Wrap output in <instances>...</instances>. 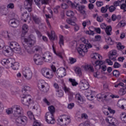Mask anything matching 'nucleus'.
<instances>
[{
  "instance_id": "obj_43",
  "label": "nucleus",
  "mask_w": 126,
  "mask_h": 126,
  "mask_svg": "<svg viewBox=\"0 0 126 126\" xmlns=\"http://www.w3.org/2000/svg\"><path fill=\"white\" fill-rule=\"evenodd\" d=\"M117 48L118 50H124V49H125V46L122 45V43L119 42L117 44Z\"/></svg>"
},
{
  "instance_id": "obj_54",
  "label": "nucleus",
  "mask_w": 126,
  "mask_h": 126,
  "mask_svg": "<svg viewBox=\"0 0 126 126\" xmlns=\"http://www.w3.org/2000/svg\"><path fill=\"white\" fill-rule=\"evenodd\" d=\"M121 2V1L118 0L117 1H114V2L113 3L114 4V6H115V7L117 6H119V5H120V3Z\"/></svg>"
},
{
  "instance_id": "obj_30",
  "label": "nucleus",
  "mask_w": 126,
  "mask_h": 126,
  "mask_svg": "<svg viewBox=\"0 0 126 126\" xmlns=\"http://www.w3.org/2000/svg\"><path fill=\"white\" fill-rule=\"evenodd\" d=\"M106 42L108 45H110V46H112L115 44L114 40H112L111 37H108L107 39H106Z\"/></svg>"
},
{
  "instance_id": "obj_8",
  "label": "nucleus",
  "mask_w": 126,
  "mask_h": 126,
  "mask_svg": "<svg viewBox=\"0 0 126 126\" xmlns=\"http://www.w3.org/2000/svg\"><path fill=\"white\" fill-rule=\"evenodd\" d=\"M23 74L24 77H25V78L28 80H30V79L32 78V71L28 67H26L23 68Z\"/></svg>"
},
{
  "instance_id": "obj_36",
  "label": "nucleus",
  "mask_w": 126,
  "mask_h": 126,
  "mask_svg": "<svg viewBox=\"0 0 126 126\" xmlns=\"http://www.w3.org/2000/svg\"><path fill=\"white\" fill-rule=\"evenodd\" d=\"M68 101L69 102H71L73 100V93L69 92L68 94Z\"/></svg>"
},
{
  "instance_id": "obj_31",
  "label": "nucleus",
  "mask_w": 126,
  "mask_h": 126,
  "mask_svg": "<svg viewBox=\"0 0 126 126\" xmlns=\"http://www.w3.org/2000/svg\"><path fill=\"white\" fill-rule=\"evenodd\" d=\"M6 35H5V37L7 38L8 40H12V37L13 36V34H12L11 33L9 32H7L5 33Z\"/></svg>"
},
{
  "instance_id": "obj_34",
  "label": "nucleus",
  "mask_w": 126,
  "mask_h": 126,
  "mask_svg": "<svg viewBox=\"0 0 126 126\" xmlns=\"http://www.w3.org/2000/svg\"><path fill=\"white\" fill-rule=\"evenodd\" d=\"M69 81L71 83L72 86H76V85H78V83L76 82L74 79L69 78Z\"/></svg>"
},
{
  "instance_id": "obj_57",
  "label": "nucleus",
  "mask_w": 126,
  "mask_h": 126,
  "mask_svg": "<svg viewBox=\"0 0 126 126\" xmlns=\"http://www.w3.org/2000/svg\"><path fill=\"white\" fill-rule=\"evenodd\" d=\"M41 126V123L38 122L36 120H35L32 126Z\"/></svg>"
},
{
  "instance_id": "obj_56",
  "label": "nucleus",
  "mask_w": 126,
  "mask_h": 126,
  "mask_svg": "<svg viewBox=\"0 0 126 126\" xmlns=\"http://www.w3.org/2000/svg\"><path fill=\"white\" fill-rule=\"evenodd\" d=\"M62 7L63 8V9H66V8H68V5L67 4H66L65 3H63L62 4Z\"/></svg>"
},
{
  "instance_id": "obj_48",
  "label": "nucleus",
  "mask_w": 126,
  "mask_h": 126,
  "mask_svg": "<svg viewBox=\"0 0 126 126\" xmlns=\"http://www.w3.org/2000/svg\"><path fill=\"white\" fill-rule=\"evenodd\" d=\"M34 50L35 52H40V51L42 50V48H41V46L36 45L34 47Z\"/></svg>"
},
{
  "instance_id": "obj_45",
  "label": "nucleus",
  "mask_w": 126,
  "mask_h": 126,
  "mask_svg": "<svg viewBox=\"0 0 126 126\" xmlns=\"http://www.w3.org/2000/svg\"><path fill=\"white\" fill-rule=\"evenodd\" d=\"M4 47V41L3 40L0 39V50Z\"/></svg>"
},
{
  "instance_id": "obj_32",
  "label": "nucleus",
  "mask_w": 126,
  "mask_h": 126,
  "mask_svg": "<svg viewBox=\"0 0 126 126\" xmlns=\"http://www.w3.org/2000/svg\"><path fill=\"white\" fill-rule=\"evenodd\" d=\"M56 92H57V95L58 97H62L63 96V90H56Z\"/></svg>"
},
{
  "instance_id": "obj_17",
  "label": "nucleus",
  "mask_w": 126,
  "mask_h": 126,
  "mask_svg": "<svg viewBox=\"0 0 126 126\" xmlns=\"http://www.w3.org/2000/svg\"><path fill=\"white\" fill-rule=\"evenodd\" d=\"M37 59H33L35 63H36L37 65H42V64L44 63V62H43V58L39 55H37Z\"/></svg>"
},
{
  "instance_id": "obj_50",
  "label": "nucleus",
  "mask_w": 126,
  "mask_h": 126,
  "mask_svg": "<svg viewBox=\"0 0 126 126\" xmlns=\"http://www.w3.org/2000/svg\"><path fill=\"white\" fill-rule=\"evenodd\" d=\"M113 67H114V68H119V67H121V64L118 62H115Z\"/></svg>"
},
{
  "instance_id": "obj_58",
  "label": "nucleus",
  "mask_w": 126,
  "mask_h": 126,
  "mask_svg": "<svg viewBox=\"0 0 126 126\" xmlns=\"http://www.w3.org/2000/svg\"><path fill=\"white\" fill-rule=\"evenodd\" d=\"M94 31L98 34H101V29L99 28H94Z\"/></svg>"
},
{
  "instance_id": "obj_37",
  "label": "nucleus",
  "mask_w": 126,
  "mask_h": 126,
  "mask_svg": "<svg viewBox=\"0 0 126 126\" xmlns=\"http://www.w3.org/2000/svg\"><path fill=\"white\" fill-rule=\"evenodd\" d=\"M66 15L67 16H68L69 17H73L74 16V13L72 11H67L66 12Z\"/></svg>"
},
{
  "instance_id": "obj_5",
  "label": "nucleus",
  "mask_w": 126,
  "mask_h": 126,
  "mask_svg": "<svg viewBox=\"0 0 126 126\" xmlns=\"http://www.w3.org/2000/svg\"><path fill=\"white\" fill-rule=\"evenodd\" d=\"M15 124L17 126H26L27 125V117L24 116H17Z\"/></svg>"
},
{
  "instance_id": "obj_7",
  "label": "nucleus",
  "mask_w": 126,
  "mask_h": 126,
  "mask_svg": "<svg viewBox=\"0 0 126 126\" xmlns=\"http://www.w3.org/2000/svg\"><path fill=\"white\" fill-rule=\"evenodd\" d=\"M9 50H11L12 52H20V46L18 44V43L15 41H12L10 42Z\"/></svg>"
},
{
  "instance_id": "obj_40",
  "label": "nucleus",
  "mask_w": 126,
  "mask_h": 126,
  "mask_svg": "<svg viewBox=\"0 0 126 126\" xmlns=\"http://www.w3.org/2000/svg\"><path fill=\"white\" fill-rule=\"evenodd\" d=\"M113 74L114 76H116V77H119V76H120V72L118 70H114L113 71Z\"/></svg>"
},
{
  "instance_id": "obj_23",
  "label": "nucleus",
  "mask_w": 126,
  "mask_h": 126,
  "mask_svg": "<svg viewBox=\"0 0 126 126\" xmlns=\"http://www.w3.org/2000/svg\"><path fill=\"white\" fill-rule=\"evenodd\" d=\"M48 37L51 41H54L57 39V35H56V34L55 33L54 31H52L51 32V34L50 33L48 34Z\"/></svg>"
},
{
  "instance_id": "obj_29",
  "label": "nucleus",
  "mask_w": 126,
  "mask_h": 126,
  "mask_svg": "<svg viewBox=\"0 0 126 126\" xmlns=\"http://www.w3.org/2000/svg\"><path fill=\"white\" fill-rule=\"evenodd\" d=\"M75 73H76V74H78V75H79V76H81V75L82 74V72L81 71V68H80L79 67H77L75 69Z\"/></svg>"
},
{
  "instance_id": "obj_53",
  "label": "nucleus",
  "mask_w": 126,
  "mask_h": 126,
  "mask_svg": "<svg viewBox=\"0 0 126 126\" xmlns=\"http://www.w3.org/2000/svg\"><path fill=\"white\" fill-rule=\"evenodd\" d=\"M100 55H99V54L98 53H94L93 57H92V59H95V60H96L97 58H98V59H100Z\"/></svg>"
},
{
  "instance_id": "obj_33",
  "label": "nucleus",
  "mask_w": 126,
  "mask_h": 126,
  "mask_svg": "<svg viewBox=\"0 0 126 126\" xmlns=\"http://www.w3.org/2000/svg\"><path fill=\"white\" fill-rule=\"evenodd\" d=\"M75 98L79 101L80 102H83V98H82V96L79 94H77L75 95Z\"/></svg>"
},
{
  "instance_id": "obj_1",
  "label": "nucleus",
  "mask_w": 126,
  "mask_h": 126,
  "mask_svg": "<svg viewBox=\"0 0 126 126\" xmlns=\"http://www.w3.org/2000/svg\"><path fill=\"white\" fill-rule=\"evenodd\" d=\"M24 42L27 45H25V48L28 54L32 55L34 54V52L32 51V47L36 44V37L33 34H31L28 36V38H24Z\"/></svg>"
},
{
  "instance_id": "obj_51",
  "label": "nucleus",
  "mask_w": 126,
  "mask_h": 126,
  "mask_svg": "<svg viewBox=\"0 0 126 126\" xmlns=\"http://www.w3.org/2000/svg\"><path fill=\"white\" fill-rule=\"evenodd\" d=\"M86 34H87L88 35H92V36L94 35V34H95V32H94V31H92L91 30L87 31L86 32Z\"/></svg>"
},
{
  "instance_id": "obj_52",
  "label": "nucleus",
  "mask_w": 126,
  "mask_h": 126,
  "mask_svg": "<svg viewBox=\"0 0 126 126\" xmlns=\"http://www.w3.org/2000/svg\"><path fill=\"white\" fill-rule=\"evenodd\" d=\"M34 1L35 2L36 5H37L40 8V7H41V4L40 3V2H41V0H34Z\"/></svg>"
},
{
  "instance_id": "obj_46",
  "label": "nucleus",
  "mask_w": 126,
  "mask_h": 126,
  "mask_svg": "<svg viewBox=\"0 0 126 126\" xmlns=\"http://www.w3.org/2000/svg\"><path fill=\"white\" fill-rule=\"evenodd\" d=\"M52 0H41V3L42 4H49L50 2H51Z\"/></svg>"
},
{
  "instance_id": "obj_21",
  "label": "nucleus",
  "mask_w": 126,
  "mask_h": 126,
  "mask_svg": "<svg viewBox=\"0 0 126 126\" xmlns=\"http://www.w3.org/2000/svg\"><path fill=\"white\" fill-rule=\"evenodd\" d=\"M32 18L35 23V24H39L41 23V18L38 17L37 15H32Z\"/></svg>"
},
{
  "instance_id": "obj_15",
  "label": "nucleus",
  "mask_w": 126,
  "mask_h": 126,
  "mask_svg": "<svg viewBox=\"0 0 126 126\" xmlns=\"http://www.w3.org/2000/svg\"><path fill=\"white\" fill-rule=\"evenodd\" d=\"M119 85L123 87L119 91V94L120 95H125V94H126V83L125 84L124 83L120 82L119 83Z\"/></svg>"
},
{
  "instance_id": "obj_60",
  "label": "nucleus",
  "mask_w": 126,
  "mask_h": 126,
  "mask_svg": "<svg viewBox=\"0 0 126 126\" xmlns=\"http://www.w3.org/2000/svg\"><path fill=\"white\" fill-rule=\"evenodd\" d=\"M54 87L55 88V89H56V90H60V86H59V85L57 83H54L53 85Z\"/></svg>"
},
{
  "instance_id": "obj_42",
  "label": "nucleus",
  "mask_w": 126,
  "mask_h": 126,
  "mask_svg": "<svg viewBox=\"0 0 126 126\" xmlns=\"http://www.w3.org/2000/svg\"><path fill=\"white\" fill-rule=\"evenodd\" d=\"M115 9H117V8L114 5H111L109 7V12H114Z\"/></svg>"
},
{
  "instance_id": "obj_9",
  "label": "nucleus",
  "mask_w": 126,
  "mask_h": 126,
  "mask_svg": "<svg viewBox=\"0 0 126 126\" xmlns=\"http://www.w3.org/2000/svg\"><path fill=\"white\" fill-rule=\"evenodd\" d=\"M103 63H103V61L96 60L94 62L95 68L97 69V66H98V69H100V68H101V69H102V70H103V71H106L107 70V66H106L105 65H103ZM101 65H102V66H101Z\"/></svg>"
},
{
  "instance_id": "obj_19",
  "label": "nucleus",
  "mask_w": 126,
  "mask_h": 126,
  "mask_svg": "<svg viewBox=\"0 0 126 126\" xmlns=\"http://www.w3.org/2000/svg\"><path fill=\"white\" fill-rule=\"evenodd\" d=\"M66 2L71 7V8H76L78 5H79V3L76 2H72L71 1L69 0H66Z\"/></svg>"
},
{
  "instance_id": "obj_62",
  "label": "nucleus",
  "mask_w": 126,
  "mask_h": 126,
  "mask_svg": "<svg viewBox=\"0 0 126 126\" xmlns=\"http://www.w3.org/2000/svg\"><path fill=\"white\" fill-rule=\"evenodd\" d=\"M7 8H14V4L13 3H9L7 5Z\"/></svg>"
},
{
  "instance_id": "obj_41",
  "label": "nucleus",
  "mask_w": 126,
  "mask_h": 126,
  "mask_svg": "<svg viewBox=\"0 0 126 126\" xmlns=\"http://www.w3.org/2000/svg\"><path fill=\"white\" fill-rule=\"evenodd\" d=\"M85 8V6L84 5H79L77 6V7L76 8V9L77 10H79V11H80V10H83Z\"/></svg>"
},
{
  "instance_id": "obj_2",
  "label": "nucleus",
  "mask_w": 126,
  "mask_h": 126,
  "mask_svg": "<svg viewBox=\"0 0 126 126\" xmlns=\"http://www.w3.org/2000/svg\"><path fill=\"white\" fill-rule=\"evenodd\" d=\"M29 91H30V87L27 86H25L22 90L23 94L21 95V97L22 98L21 102L22 104L25 106H29V105H30L31 101H32L31 96L29 94H27Z\"/></svg>"
},
{
  "instance_id": "obj_61",
  "label": "nucleus",
  "mask_w": 126,
  "mask_h": 126,
  "mask_svg": "<svg viewBox=\"0 0 126 126\" xmlns=\"http://www.w3.org/2000/svg\"><path fill=\"white\" fill-rule=\"evenodd\" d=\"M69 60H70V63L71 64L74 63L76 62V59H74L73 58H71Z\"/></svg>"
},
{
  "instance_id": "obj_55",
  "label": "nucleus",
  "mask_w": 126,
  "mask_h": 126,
  "mask_svg": "<svg viewBox=\"0 0 126 126\" xmlns=\"http://www.w3.org/2000/svg\"><path fill=\"white\" fill-rule=\"evenodd\" d=\"M73 107H74V103H69L67 106L68 109H69L70 110H71Z\"/></svg>"
},
{
  "instance_id": "obj_20",
  "label": "nucleus",
  "mask_w": 126,
  "mask_h": 126,
  "mask_svg": "<svg viewBox=\"0 0 126 126\" xmlns=\"http://www.w3.org/2000/svg\"><path fill=\"white\" fill-rule=\"evenodd\" d=\"M2 64H6L8 65V66H10L11 65V63H12V59H3L1 62Z\"/></svg>"
},
{
  "instance_id": "obj_35",
  "label": "nucleus",
  "mask_w": 126,
  "mask_h": 126,
  "mask_svg": "<svg viewBox=\"0 0 126 126\" xmlns=\"http://www.w3.org/2000/svg\"><path fill=\"white\" fill-rule=\"evenodd\" d=\"M59 45H60V47H62V45L63 46L64 45L63 35H60Z\"/></svg>"
},
{
  "instance_id": "obj_64",
  "label": "nucleus",
  "mask_w": 126,
  "mask_h": 126,
  "mask_svg": "<svg viewBox=\"0 0 126 126\" xmlns=\"http://www.w3.org/2000/svg\"><path fill=\"white\" fill-rule=\"evenodd\" d=\"M96 5H97V6H98V7L102 6V5H103V2L97 1L96 3Z\"/></svg>"
},
{
  "instance_id": "obj_24",
  "label": "nucleus",
  "mask_w": 126,
  "mask_h": 126,
  "mask_svg": "<svg viewBox=\"0 0 126 126\" xmlns=\"http://www.w3.org/2000/svg\"><path fill=\"white\" fill-rule=\"evenodd\" d=\"M87 49H88L86 46L84 48H78L77 49V51L78 52L79 54L81 55V56H83V54L84 53H87L88 50Z\"/></svg>"
},
{
  "instance_id": "obj_3",
  "label": "nucleus",
  "mask_w": 126,
  "mask_h": 126,
  "mask_svg": "<svg viewBox=\"0 0 126 126\" xmlns=\"http://www.w3.org/2000/svg\"><path fill=\"white\" fill-rule=\"evenodd\" d=\"M49 112H47L45 116V121L48 124L54 125L56 120L54 118V113L56 112L55 107L51 106L48 107Z\"/></svg>"
},
{
  "instance_id": "obj_38",
  "label": "nucleus",
  "mask_w": 126,
  "mask_h": 126,
  "mask_svg": "<svg viewBox=\"0 0 126 126\" xmlns=\"http://www.w3.org/2000/svg\"><path fill=\"white\" fill-rule=\"evenodd\" d=\"M66 22L68 23V24H70L73 26H75L76 25L75 22L72 21V20H71L70 19L66 20Z\"/></svg>"
},
{
  "instance_id": "obj_18",
  "label": "nucleus",
  "mask_w": 126,
  "mask_h": 126,
  "mask_svg": "<svg viewBox=\"0 0 126 126\" xmlns=\"http://www.w3.org/2000/svg\"><path fill=\"white\" fill-rule=\"evenodd\" d=\"M17 22H18V21L16 19H11L9 21V25L10 26H11V27H16V26L18 25V24H17Z\"/></svg>"
},
{
  "instance_id": "obj_6",
  "label": "nucleus",
  "mask_w": 126,
  "mask_h": 126,
  "mask_svg": "<svg viewBox=\"0 0 126 126\" xmlns=\"http://www.w3.org/2000/svg\"><path fill=\"white\" fill-rule=\"evenodd\" d=\"M37 86L39 90L43 92H48L49 89H50V86L44 82V81H39L38 83Z\"/></svg>"
},
{
  "instance_id": "obj_10",
  "label": "nucleus",
  "mask_w": 126,
  "mask_h": 126,
  "mask_svg": "<svg viewBox=\"0 0 126 126\" xmlns=\"http://www.w3.org/2000/svg\"><path fill=\"white\" fill-rule=\"evenodd\" d=\"M42 57L43 61H44L46 63H51L53 61V57H52V54L49 52L45 53Z\"/></svg>"
},
{
  "instance_id": "obj_27",
  "label": "nucleus",
  "mask_w": 126,
  "mask_h": 126,
  "mask_svg": "<svg viewBox=\"0 0 126 126\" xmlns=\"http://www.w3.org/2000/svg\"><path fill=\"white\" fill-rule=\"evenodd\" d=\"M80 82L82 83V84H84L83 87L84 88V90H87V89L89 88V84H88L87 81H85V80H82Z\"/></svg>"
},
{
  "instance_id": "obj_49",
  "label": "nucleus",
  "mask_w": 126,
  "mask_h": 126,
  "mask_svg": "<svg viewBox=\"0 0 126 126\" xmlns=\"http://www.w3.org/2000/svg\"><path fill=\"white\" fill-rule=\"evenodd\" d=\"M126 0H125V3H123L121 5V9H124L123 12H126Z\"/></svg>"
},
{
  "instance_id": "obj_59",
  "label": "nucleus",
  "mask_w": 126,
  "mask_h": 126,
  "mask_svg": "<svg viewBox=\"0 0 126 126\" xmlns=\"http://www.w3.org/2000/svg\"><path fill=\"white\" fill-rule=\"evenodd\" d=\"M108 110L110 114H115L116 113V111L112 109L110 107H108Z\"/></svg>"
},
{
  "instance_id": "obj_47",
  "label": "nucleus",
  "mask_w": 126,
  "mask_h": 126,
  "mask_svg": "<svg viewBox=\"0 0 126 126\" xmlns=\"http://www.w3.org/2000/svg\"><path fill=\"white\" fill-rule=\"evenodd\" d=\"M94 41H95V42H100V41H101V35H95L94 36Z\"/></svg>"
},
{
  "instance_id": "obj_25",
  "label": "nucleus",
  "mask_w": 126,
  "mask_h": 126,
  "mask_svg": "<svg viewBox=\"0 0 126 126\" xmlns=\"http://www.w3.org/2000/svg\"><path fill=\"white\" fill-rule=\"evenodd\" d=\"M84 68L85 70H89L91 72H94V68L91 65H86L84 66Z\"/></svg>"
},
{
  "instance_id": "obj_4",
  "label": "nucleus",
  "mask_w": 126,
  "mask_h": 126,
  "mask_svg": "<svg viewBox=\"0 0 126 126\" xmlns=\"http://www.w3.org/2000/svg\"><path fill=\"white\" fill-rule=\"evenodd\" d=\"M7 115L13 114L14 117H18L23 113V110L19 105H14L11 108H9L6 111Z\"/></svg>"
},
{
  "instance_id": "obj_14",
  "label": "nucleus",
  "mask_w": 126,
  "mask_h": 126,
  "mask_svg": "<svg viewBox=\"0 0 126 126\" xmlns=\"http://www.w3.org/2000/svg\"><path fill=\"white\" fill-rule=\"evenodd\" d=\"M110 55H109V58L110 60H111V61H113V62H115V61H117V57L116 56L117 55V50H113L109 52Z\"/></svg>"
},
{
  "instance_id": "obj_26",
  "label": "nucleus",
  "mask_w": 126,
  "mask_h": 126,
  "mask_svg": "<svg viewBox=\"0 0 126 126\" xmlns=\"http://www.w3.org/2000/svg\"><path fill=\"white\" fill-rule=\"evenodd\" d=\"M11 65L10 66H11V67H12V68L15 70H16L17 69H18V67H19V63L17 62H15V63H11Z\"/></svg>"
},
{
  "instance_id": "obj_28",
  "label": "nucleus",
  "mask_w": 126,
  "mask_h": 126,
  "mask_svg": "<svg viewBox=\"0 0 126 126\" xmlns=\"http://www.w3.org/2000/svg\"><path fill=\"white\" fill-rule=\"evenodd\" d=\"M120 119L123 123H126V113L122 112L120 115Z\"/></svg>"
},
{
  "instance_id": "obj_13",
  "label": "nucleus",
  "mask_w": 126,
  "mask_h": 126,
  "mask_svg": "<svg viewBox=\"0 0 126 126\" xmlns=\"http://www.w3.org/2000/svg\"><path fill=\"white\" fill-rule=\"evenodd\" d=\"M33 2V0H26L24 3L25 6L26 7V9H28L29 12H31L32 11V3Z\"/></svg>"
},
{
  "instance_id": "obj_22",
  "label": "nucleus",
  "mask_w": 126,
  "mask_h": 126,
  "mask_svg": "<svg viewBox=\"0 0 126 126\" xmlns=\"http://www.w3.org/2000/svg\"><path fill=\"white\" fill-rule=\"evenodd\" d=\"M29 30V27H28V25L26 24H24L22 28V34L24 35H25L28 32V31Z\"/></svg>"
},
{
  "instance_id": "obj_39",
  "label": "nucleus",
  "mask_w": 126,
  "mask_h": 126,
  "mask_svg": "<svg viewBox=\"0 0 126 126\" xmlns=\"http://www.w3.org/2000/svg\"><path fill=\"white\" fill-rule=\"evenodd\" d=\"M63 89L64 90L65 93H69L70 92V89L67 88L65 85H64L63 87Z\"/></svg>"
},
{
  "instance_id": "obj_12",
  "label": "nucleus",
  "mask_w": 126,
  "mask_h": 126,
  "mask_svg": "<svg viewBox=\"0 0 126 126\" xmlns=\"http://www.w3.org/2000/svg\"><path fill=\"white\" fill-rule=\"evenodd\" d=\"M65 68L64 67H61L59 69H58L56 73L59 77H61V78L65 76Z\"/></svg>"
},
{
  "instance_id": "obj_44",
  "label": "nucleus",
  "mask_w": 126,
  "mask_h": 126,
  "mask_svg": "<svg viewBox=\"0 0 126 126\" xmlns=\"http://www.w3.org/2000/svg\"><path fill=\"white\" fill-rule=\"evenodd\" d=\"M53 49L54 53L56 55V56H58V57H59V58H60V59H63V56H62L61 53H57V52H56V50H55V48H54V47H53Z\"/></svg>"
},
{
  "instance_id": "obj_63",
  "label": "nucleus",
  "mask_w": 126,
  "mask_h": 126,
  "mask_svg": "<svg viewBox=\"0 0 126 126\" xmlns=\"http://www.w3.org/2000/svg\"><path fill=\"white\" fill-rule=\"evenodd\" d=\"M79 126H90V124L88 123H81Z\"/></svg>"
},
{
  "instance_id": "obj_16",
  "label": "nucleus",
  "mask_w": 126,
  "mask_h": 126,
  "mask_svg": "<svg viewBox=\"0 0 126 126\" xmlns=\"http://www.w3.org/2000/svg\"><path fill=\"white\" fill-rule=\"evenodd\" d=\"M41 73L44 77H46V78H52V76H51V74H50L49 69H47V68H42L41 70Z\"/></svg>"
},
{
  "instance_id": "obj_11",
  "label": "nucleus",
  "mask_w": 126,
  "mask_h": 126,
  "mask_svg": "<svg viewBox=\"0 0 126 126\" xmlns=\"http://www.w3.org/2000/svg\"><path fill=\"white\" fill-rule=\"evenodd\" d=\"M100 27L101 29H105V32L108 36H111V32H112V27L111 26L106 27L105 24H102Z\"/></svg>"
}]
</instances>
